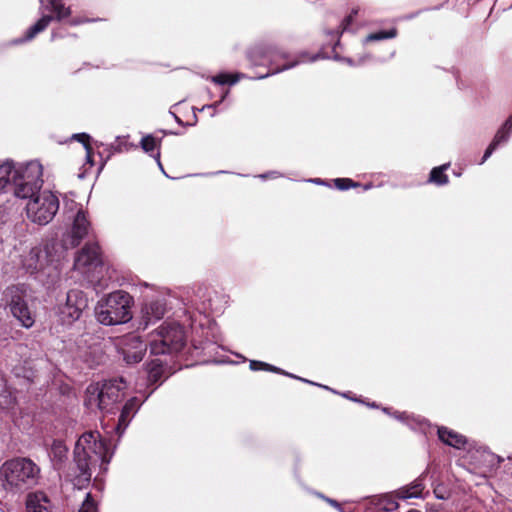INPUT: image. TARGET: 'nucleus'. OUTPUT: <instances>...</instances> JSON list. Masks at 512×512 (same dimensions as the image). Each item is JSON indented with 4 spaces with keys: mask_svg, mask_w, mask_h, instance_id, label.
I'll return each instance as SVG.
<instances>
[{
    "mask_svg": "<svg viewBox=\"0 0 512 512\" xmlns=\"http://www.w3.org/2000/svg\"><path fill=\"white\" fill-rule=\"evenodd\" d=\"M15 172V196L28 199L26 214L29 220L46 225L53 220L59 210V199L49 190H41L42 165L38 161L26 164L22 174Z\"/></svg>",
    "mask_w": 512,
    "mask_h": 512,
    "instance_id": "nucleus-1",
    "label": "nucleus"
},
{
    "mask_svg": "<svg viewBox=\"0 0 512 512\" xmlns=\"http://www.w3.org/2000/svg\"><path fill=\"white\" fill-rule=\"evenodd\" d=\"M112 458L105 440L98 431L83 433L75 444L73 464L68 477L73 485L82 489L90 483L93 471L98 467L106 472Z\"/></svg>",
    "mask_w": 512,
    "mask_h": 512,
    "instance_id": "nucleus-2",
    "label": "nucleus"
},
{
    "mask_svg": "<svg viewBox=\"0 0 512 512\" xmlns=\"http://www.w3.org/2000/svg\"><path fill=\"white\" fill-rule=\"evenodd\" d=\"M40 467L26 457L6 460L0 467V480L6 490H26L38 483Z\"/></svg>",
    "mask_w": 512,
    "mask_h": 512,
    "instance_id": "nucleus-3",
    "label": "nucleus"
},
{
    "mask_svg": "<svg viewBox=\"0 0 512 512\" xmlns=\"http://www.w3.org/2000/svg\"><path fill=\"white\" fill-rule=\"evenodd\" d=\"M126 388L127 383L123 377L91 383L86 388L84 404L90 410L112 413L123 399Z\"/></svg>",
    "mask_w": 512,
    "mask_h": 512,
    "instance_id": "nucleus-4",
    "label": "nucleus"
},
{
    "mask_svg": "<svg viewBox=\"0 0 512 512\" xmlns=\"http://www.w3.org/2000/svg\"><path fill=\"white\" fill-rule=\"evenodd\" d=\"M133 297L117 290L100 299L95 307L97 321L106 326L120 325L132 319Z\"/></svg>",
    "mask_w": 512,
    "mask_h": 512,
    "instance_id": "nucleus-5",
    "label": "nucleus"
},
{
    "mask_svg": "<svg viewBox=\"0 0 512 512\" xmlns=\"http://www.w3.org/2000/svg\"><path fill=\"white\" fill-rule=\"evenodd\" d=\"M63 251L55 243H46L43 247H33L23 261V266L31 274H45L48 277H57L59 263L63 258Z\"/></svg>",
    "mask_w": 512,
    "mask_h": 512,
    "instance_id": "nucleus-6",
    "label": "nucleus"
},
{
    "mask_svg": "<svg viewBox=\"0 0 512 512\" xmlns=\"http://www.w3.org/2000/svg\"><path fill=\"white\" fill-rule=\"evenodd\" d=\"M186 344L184 328L176 322H164L150 336L149 347L152 355L179 353Z\"/></svg>",
    "mask_w": 512,
    "mask_h": 512,
    "instance_id": "nucleus-7",
    "label": "nucleus"
},
{
    "mask_svg": "<svg viewBox=\"0 0 512 512\" xmlns=\"http://www.w3.org/2000/svg\"><path fill=\"white\" fill-rule=\"evenodd\" d=\"M41 3L40 9L43 11H49L54 13V16L50 14H43L42 17L25 33V36L22 38H18L14 41L15 44L24 43L26 41L32 40L37 34L44 31L52 20L61 21L62 19L68 17L71 14L70 7H66L62 0H48L47 3H44V0H39Z\"/></svg>",
    "mask_w": 512,
    "mask_h": 512,
    "instance_id": "nucleus-8",
    "label": "nucleus"
},
{
    "mask_svg": "<svg viewBox=\"0 0 512 512\" xmlns=\"http://www.w3.org/2000/svg\"><path fill=\"white\" fill-rule=\"evenodd\" d=\"M28 348L24 345L17 346V353L21 355V359L13 368V373L16 377L24 378L29 382H33L38 377L40 369L48 365V360L38 355L29 353L27 356Z\"/></svg>",
    "mask_w": 512,
    "mask_h": 512,
    "instance_id": "nucleus-9",
    "label": "nucleus"
},
{
    "mask_svg": "<svg viewBox=\"0 0 512 512\" xmlns=\"http://www.w3.org/2000/svg\"><path fill=\"white\" fill-rule=\"evenodd\" d=\"M10 299L7 301V307L11 315L18 323L26 328H31L35 323V312L28 305L22 292L15 287L8 289Z\"/></svg>",
    "mask_w": 512,
    "mask_h": 512,
    "instance_id": "nucleus-10",
    "label": "nucleus"
},
{
    "mask_svg": "<svg viewBox=\"0 0 512 512\" xmlns=\"http://www.w3.org/2000/svg\"><path fill=\"white\" fill-rule=\"evenodd\" d=\"M89 230L90 222L87 219L86 213L79 209L73 218L71 229L63 235L60 247L63 253L68 249L78 246L82 239L88 235Z\"/></svg>",
    "mask_w": 512,
    "mask_h": 512,
    "instance_id": "nucleus-11",
    "label": "nucleus"
},
{
    "mask_svg": "<svg viewBox=\"0 0 512 512\" xmlns=\"http://www.w3.org/2000/svg\"><path fill=\"white\" fill-rule=\"evenodd\" d=\"M88 300L85 294L78 289H71L66 296L65 304L60 308V316L63 322L72 323L78 320L87 307Z\"/></svg>",
    "mask_w": 512,
    "mask_h": 512,
    "instance_id": "nucleus-12",
    "label": "nucleus"
},
{
    "mask_svg": "<svg viewBox=\"0 0 512 512\" xmlns=\"http://www.w3.org/2000/svg\"><path fill=\"white\" fill-rule=\"evenodd\" d=\"M120 351L128 364H135L143 359L147 344L137 335L129 334L120 341Z\"/></svg>",
    "mask_w": 512,
    "mask_h": 512,
    "instance_id": "nucleus-13",
    "label": "nucleus"
},
{
    "mask_svg": "<svg viewBox=\"0 0 512 512\" xmlns=\"http://www.w3.org/2000/svg\"><path fill=\"white\" fill-rule=\"evenodd\" d=\"M167 311L164 298H155L146 301L141 307L140 327L146 329L150 324L162 319Z\"/></svg>",
    "mask_w": 512,
    "mask_h": 512,
    "instance_id": "nucleus-14",
    "label": "nucleus"
},
{
    "mask_svg": "<svg viewBox=\"0 0 512 512\" xmlns=\"http://www.w3.org/2000/svg\"><path fill=\"white\" fill-rule=\"evenodd\" d=\"M100 248L96 243L86 244L75 258L74 267L85 272V268L100 264Z\"/></svg>",
    "mask_w": 512,
    "mask_h": 512,
    "instance_id": "nucleus-15",
    "label": "nucleus"
},
{
    "mask_svg": "<svg viewBox=\"0 0 512 512\" xmlns=\"http://www.w3.org/2000/svg\"><path fill=\"white\" fill-rule=\"evenodd\" d=\"M146 399L147 397L144 400H140L138 397H132L124 404L121 409L117 425L115 426V430L119 436L125 432L131 420L134 418L135 414Z\"/></svg>",
    "mask_w": 512,
    "mask_h": 512,
    "instance_id": "nucleus-16",
    "label": "nucleus"
},
{
    "mask_svg": "<svg viewBox=\"0 0 512 512\" xmlns=\"http://www.w3.org/2000/svg\"><path fill=\"white\" fill-rule=\"evenodd\" d=\"M396 498L392 494L369 497L365 504V512H392L398 508Z\"/></svg>",
    "mask_w": 512,
    "mask_h": 512,
    "instance_id": "nucleus-17",
    "label": "nucleus"
},
{
    "mask_svg": "<svg viewBox=\"0 0 512 512\" xmlns=\"http://www.w3.org/2000/svg\"><path fill=\"white\" fill-rule=\"evenodd\" d=\"M27 512H54L55 506L43 491L29 493L26 497Z\"/></svg>",
    "mask_w": 512,
    "mask_h": 512,
    "instance_id": "nucleus-18",
    "label": "nucleus"
},
{
    "mask_svg": "<svg viewBox=\"0 0 512 512\" xmlns=\"http://www.w3.org/2000/svg\"><path fill=\"white\" fill-rule=\"evenodd\" d=\"M25 165L15 166L12 161L0 162V192L4 191L8 186L15 188V172L22 174Z\"/></svg>",
    "mask_w": 512,
    "mask_h": 512,
    "instance_id": "nucleus-19",
    "label": "nucleus"
},
{
    "mask_svg": "<svg viewBox=\"0 0 512 512\" xmlns=\"http://www.w3.org/2000/svg\"><path fill=\"white\" fill-rule=\"evenodd\" d=\"M68 448L61 440H54L50 451L49 457L51 459L54 469L60 471L64 467V463L67 460Z\"/></svg>",
    "mask_w": 512,
    "mask_h": 512,
    "instance_id": "nucleus-20",
    "label": "nucleus"
},
{
    "mask_svg": "<svg viewBox=\"0 0 512 512\" xmlns=\"http://www.w3.org/2000/svg\"><path fill=\"white\" fill-rule=\"evenodd\" d=\"M437 433L443 443L456 449H461L466 444V438L463 435L446 427H439Z\"/></svg>",
    "mask_w": 512,
    "mask_h": 512,
    "instance_id": "nucleus-21",
    "label": "nucleus"
},
{
    "mask_svg": "<svg viewBox=\"0 0 512 512\" xmlns=\"http://www.w3.org/2000/svg\"><path fill=\"white\" fill-rule=\"evenodd\" d=\"M424 485L422 479H416L410 486L402 487L396 492L399 499L421 498Z\"/></svg>",
    "mask_w": 512,
    "mask_h": 512,
    "instance_id": "nucleus-22",
    "label": "nucleus"
},
{
    "mask_svg": "<svg viewBox=\"0 0 512 512\" xmlns=\"http://www.w3.org/2000/svg\"><path fill=\"white\" fill-rule=\"evenodd\" d=\"M160 141L154 138L152 135H146L141 139L140 145L141 148L146 153H151V156L156 160L157 165L161 169V171L165 174L164 168L160 161V151L157 150L155 154H153L154 150L159 147Z\"/></svg>",
    "mask_w": 512,
    "mask_h": 512,
    "instance_id": "nucleus-23",
    "label": "nucleus"
},
{
    "mask_svg": "<svg viewBox=\"0 0 512 512\" xmlns=\"http://www.w3.org/2000/svg\"><path fill=\"white\" fill-rule=\"evenodd\" d=\"M383 412L393 416L395 419L407 424L411 429L415 430L417 428L422 429L424 425V420L420 417H414L406 412H390L389 408H383Z\"/></svg>",
    "mask_w": 512,
    "mask_h": 512,
    "instance_id": "nucleus-24",
    "label": "nucleus"
},
{
    "mask_svg": "<svg viewBox=\"0 0 512 512\" xmlns=\"http://www.w3.org/2000/svg\"><path fill=\"white\" fill-rule=\"evenodd\" d=\"M250 369L253 370V371L266 370V371H270V372L280 373V374H284L286 376H289V377H292V378H295V379H299V380L307 382V383L314 384L311 381H308L306 379H302V378H300L298 376H295L293 374L287 373V372L281 370L278 367H275L273 365H270L268 363L261 362V361L251 360L250 361Z\"/></svg>",
    "mask_w": 512,
    "mask_h": 512,
    "instance_id": "nucleus-25",
    "label": "nucleus"
},
{
    "mask_svg": "<svg viewBox=\"0 0 512 512\" xmlns=\"http://www.w3.org/2000/svg\"><path fill=\"white\" fill-rule=\"evenodd\" d=\"M300 58H301L300 60H295L293 62H290V63H287V64L283 65L282 67L276 68L275 70H273L271 72V74L279 73L281 71L293 68V67H295L297 64H299L301 62H314V61H316L317 59L320 58V55L316 54V55H313V56L309 57L307 53H302L300 55ZM269 75H270V73H267V74H264V75H260V76H258L256 78L257 79H264V78H266Z\"/></svg>",
    "mask_w": 512,
    "mask_h": 512,
    "instance_id": "nucleus-26",
    "label": "nucleus"
},
{
    "mask_svg": "<svg viewBox=\"0 0 512 512\" xmlns=\"http://www.w3.org/2000/svg\"><path fill=\"white\" fill-rule=\"evenodd\" d=\"M244 74L237 73V74H227V73H221L215 76L210 77V80L218 85H234L236 84L240 79L244 78Z\"/></svg>",
    "mask_w": 512,
    "mask_h": 512,
    "instance_id": "nucleus-27",
    "label": "nucleus"
},
{
    "mask_svg": "<svg viewBox=\"0 0 512 512\" xmlns=\"http://www.w3.org/2000/svg\"><path fill=\"white\" fill-rule=\"evenodd\" d=\"M449 164L435 167L430 172L429 181L437 185H445L448 183V176L444 173Z\"/></svg>",
    "mask_w": 512,
    "mask_h": 512,
    "instance_id": "nucleus-28",
    "label": "nucleus"
},
{
    "mask_svg": "<svg viewBox=\"0 0 512 512\" xmlns=\"http://www.w3.org/2000/svg\"><path fill=\"white\" fill-rule=\"evenodd\" d=\"M164 371L163 363L158 360H151L148 364V379L152 383H156L162 376Z\"/></svg>",
    "mask_w": 512,
    "mask_h": 512,
    "instance_id": "nucleus-29",
    "label": "nucleus"
},
{
    "mask_svg": "<svg viewBox=\"0 0 512 512\" xmlns=\"http://www.w3.org/2000/svg\"><path fill=\"white\" fill-rule=\"evenodd\" d=\"M15 404V397L12 395L5 384L0 386V409L9 410L13 409Z\"/></svg>",
    "mask_w": 512,
    "mask_h": 512,
    "instance_id": "nucleus-30",
    "label": "nucleus"
},
{
    "mask_svg": "<svg viewBox=\"0 0 512 512\" xmlns=\"http://www.w3.org/2000/svg\"><path fill=\"white\" fill-rule=\"evenodd\" d=\"M397 36V29L391 28L387 31H378L375 33L369 34L365 40L364 43L373 42V41H380L385 39H393Z\"/></svg>",
    "mask_w": 512,
    "mask_h": 512,
    "instance_id": "nucleus-31",
    "label": "nucleus"
},
{
    "mask_svg": "<svg viewBox=\"0 0 512 512\" xmlns=\"http://www.w3.org/2000/svg\"><path fill=\"white\" fill-rule=\"evenodd\" d=\"M512 130L507 125H502L496 132L491 143L495 144L496 147L508 142L511 136Z\"/></svg>",
    "mask_w": 512,
    "mask_h": 512,
    "instance_id": "nucleus-32",
    "label": "nucleus"
},
{
    "mask_svg": "<svg viewBox=\"0 0 512 512\" xmlns=\"http://www.w3.org/2000/svg\"><path fill=\"white\" fill-rule=\"evenodd\" d=\"M73 139H76L77 141L81 142L84 145L85 151H86V158L87 161L91 164L92 162V148L90 146V136L86 133H80V134H74L72 136Z\"/></svg>",
    "mask_w": 512,
    "mask_h": 512,
    "instance_id": "nucleus-33",
    "label": "nucleus"
},
{
    "mask_svg": "<svg viewBox=\"0 0 512 512\" xmlns=\"http://www.w3.org/2000/svg\"><path fill=\"white\" fill-rule=\"evenodd\" d=\"M205 292L203 291V289H198L197 291V299L195 302L192 303V306L195 307V310L199 313V314H205L207 313V311L209 310L210 308V305L207 304L205 301H202V298L204 296Z\"/></svg>",
    "mask_w": 512,
    "mask_h": 512,
    "instance_id": "nucleus-34",
    "label": "nucleus"
},
{
    "mask_svg": "<svg viewBox=\"0 0 512 512\" xmlns=\"http://www.w3.org/2000/svg\"><path fill=\"white\" fill-rule=\"evenodd\" d=\"M334 185L339 190H348L349 188H354L360 186L359 183L354 182L350 178H336L334 179Z\"/></svg>",
    "mask_w": 512,
    "mask_h": 512,
    "instance_id": "nucleus-35",
    "label": "nucleus"
},
{
    "mask_svg": "<svg viewBox=\"0 0 512 512\" xmlns=\"http://www.w3.org/2000/svg\"><path fill=\"white\" fill-rule=\"evenodd\" d=\"M78 512H98L96 502L92 499L91 494L87 493Z\"/></svg>",
    "mask_w": 512,
    "mask_h": 512,
    "instance_id": "nucleus-36",
    "label": "nucleus"
},
{
    "mask_svg": "<svg viewBox=\"0 0 512 512\" xmlns=\"http://www.w3.org/2000/svg\"><path fill=\"white\" fill-rule=\"evenodd\" d=\"M357 12H358L357 10H353V11H352V13H351L350 15H348V16H347V17L342 21L341 25L339 26V28H341V30H337V31L335 32V35H336L337 37H339V35H340L341 33H343L344 31H346V30L348 29L349 25H350V24L352 23V21H353V17H354V15H356V14H357Z\"/></svg>",
    "mask_w": 512,
    "mask_h": 512,
    "instance_id": "nucleus-37",
    "label": "nucleus"
},
{
    "mask_svg": "<svg viewBox=\"0 0 512 512\" xmlns=\"http://www.w3.org/2000/svg\"><path fill=\"white\" fill-rule=\"evenodd\" d=\"M496 149H497V147L495 146V144L490 143L489 146L487 147V149L484 152V155L482 157V160H481L480 164H483L493 154V152Z\"/></svg>",
    "mask_w": 512,
    "mask_h": 512,
    "instance_id": "nucleus-38",
    "label": "nucleus"
},
{
    "mask_svg": "<svg viewBox=\"0 0 512 512\" xmlns=\"http://www.w3.org/2000/svg\"><path fill=\"white\" fill-rule=\"evenodd\" d=\"M220 105V102L217 101L215 103H212V104H206L204 105L200 111H204V110H212V113H211V116L214 117L217 113L216 109L217 107Z\"/></svg>",
    "mask_w": 512,
    "mask_h": 512,
    "instance_id": "nucleus-39",
    "label": "nucleus"
},
{
    "mask_svg": "<svg viewBox=\"0 0 512 512\" xmlns=\"http://www.w3.org/2000/svg\"><path fill=\"white\" fill-rule=\"evenodd\" d=\"M491 457H492V455H491V454L486 453V452H480V451H476L475 453H473V454L471 455V458H472V459H475V460H477V461H478V460H481V459L486 460L487 458H491Z\"/></svg>",
    "mask_w": 512,
    "mask_h": 512,
    "instance_id": "nucleus-40",
    "label": "nucleus"
},
{
    "mask_svg": "<svg viewBox=\"0 0 512 512\" xmlns=\"http://www.w3.org/2000/svg\"><path fill=\"white\" fill-rule=\"evenodd\" d=\"M434 494H435L436 498H438V499L444 500V499L448 498L447 492L440 486H438L434 489Z\"/></svg>",
    "mask_w": 512,
    "mask_h": 512,
    "instance_id": "nucleus-41",
    "label": "nucleus"
},
{
    "mask_svg": "<svg viewBox=\"0 0 512 512\" xmlns=\"http://www.w3.org/2000/svg\"><path fill=\"white\" fill-rule=\"evenodd\" d=\"M366 58H368V56H365V57H362L358 60V62H355L352 58H345L344 61L349 64L350 66H354V65H360V64H363L366 60Z\"/></svg>",
    "mask_w": 512,
    "mask_h": 512,
    "instance_id": "nucleus-42",
    "label": "nucleus"
},
{
    "mask_svg": "<svg viewBox=\"0 0 512 512\" xmlns=\"http://www.w3.org/2000/svg\"><path fill=\"white\" fill-rule=\"evenodd\" d=\"M325 500L333 507H335L336 509H338L340 512H344V510L341 508L340 504L336 501V500H333V499H330V498H325Z\"/></svg>",
    "mask_w": 512,
    "mask_h": 512,
    "instance_id": "nucleus-43",
    "label": "nucleus"
},
{
    "mask_svg": "<svg viewBox=\"0 0 512 512\" xmlns=\"http://www.w3.org/2000/svg\"><path fill=\"white\" fill-rule=\"evenodd\" d=\"M277 177H279V174L276 171L259 175V178H261V179L277 178Z\"/></svg>",
    "mask_w": 512,
    "mask_h": 512,
    "instance_id": "nucleus-44",
    "label": "nucleus"
},
{
    "mask_svg": "<svg viewBox=\"0 0 512 512\" xmlns=\"http://www.w3.org/2000/svg\"><path fill=\"white\" fill-rule=\"evenodd\" d=\"M268 53L269 55L267 56V58L269 59H273L276 55L280 54L277 48L270 49Z\"/></svg>",
    "mask_w": 512,
    "mask_h": 512,
    "instance_id": "nucleus-45",
    "label": "nucleus"
},
{
    "mask_svg": "<svg viewBox=\"0 0 512 512\" xmlns=\"http://www.w3.org/2000/svg\"><path fill=\"white\" fill-rule=\"evenodd\" d=\"M309 181L312 182V183L318 184V185H324L325 184V181L320 179V178L311 179Z\"/></svg>",
    "mask_w": 512,
    "mask_h": 512,
    "instance_id": "nucleus-46",
    "label": "nucleus"
},
{
    "mask_svg": "<svg viewBox=\"0 0 512 512\" xmlns=\"http://www.w3.org/2000/svg\"><path fill=\"white\" fill-rule=\"evenodd\" d=\"M503 125H507L509 129L512 130V114L509 116V118L504 122Z\"/></svg>",
    "mask_w": 512,
    "mask_h": 512,
    "instance_id": "nucleus-47",
    "label": "nucleus"
},
{
    "mask_svg": "<svg viewBox=\"0 0 512 512\" xmlns=\"http://www.w3.org/2000/svg\"><path fill=\"white\" fill-rule=\"evenodd\" d=\"M228 93H229V90H226V91L222 94V96H221V98H220V100H219V102H220V103H222V102L225 100V98L227 97Z\"/></svg>",
    "mask_w": 512,
    "mask_h": 512,
    "instance_id": "nucleus-48",
    "label": "nucleus"
},
{
    "mask_svg": "<svg viewBox=\"0 0 512 512\" xmlns=\"http://www.w3.org/2000/svg\"><path fill=\"white\" fill-rule=\"evenodd\" d=\"M174 118L177 121V123L182 124V120L177 115L174 114Z\"/></svg>",
    "mask_w": 512,
    "mask_h": 512,
    "instance_id": "nucleus-49",
    "label": "nucleus"
},
{
    "mask_svg": "<svg viewBox=\"0 0 512 512\" xmlns=\"http://www.w3.org/2000/svg\"><path fill=\"white\" fill-rule=\"evenodd\" d=\"M372 187L371 184H366L363 186L364 190H369Z\"/></svg>",
    "mask_w": 512,
    "mask_h": 512,
    "instance_id": "nucleus-50",
    "label": "nucleus"
},
{
    "mask_svg": "<svg viewBox=\"0 0 512 512\" xmlns=\"http://www.w3.org/2000/svg\"><path fill=\"white\" fill-rule=\"evenodd\" d=\"M190 319L192 322L196 321V315H194V314L190 315Z\"/></svg>",
    "mask_w": 512,
    "mask_h": 512,
    "instance_id": "nucleus-51",
    "label": "nucleus"
},
{
    "mask_svg": "<svg viewBox=\"0 0 512 512\" xmlns=\"http://www.w3.org/2000/svg\"><path fill=\"white\" fill-rule=\"evenodd\" d=\"M79 23H80V21H72V22H71V24H72V25H77V24H79Z\"/></svg>",
    "mask_w": 512,
    "mask_h": 512,
    "instance_id": "nucleus-52",
    "label": "nucleus"
},
{
    "mask_svg": "<svg viewBox=\"0 0 512 512\" xmlns=\"http://www.w3.org/2000/svg\"><path fill=\"white\" fill-rule=\"evenodd\" d=\"M257 52H258L257 50L251 51L250 56L252 57V55H253L254 53H257Z\"/></svg>",
    "mask_w": 512,
    "mask_h": 512,
    "instance_id": "nucleus-53",
    "label": "nucleus"
},
{
    "mask_svg": "<svg viewBox=\"0 0 512 512\" xmlns=\"http://www.w3.org/2000/svg\"><path fill=\"white\" fill-rule=\"evenodd\" d=\"M195 301H196V300H192V301H191V304H192L193 302H195ZM191 308H194V307L191 305V307H188V310H191Z\"/></svg>",
    "mask_w": 512,
    "mask_h": 512,
    "instance_id": "nucleus-54",
    "label": "nucleus"
},
{
    "mask_svg": "<svg viewBox=\"0 0 512 512\" xmlns=\"http://www.w3.org/2000/svg\"><path fill=\"white\" fill-rule=\"evenodd\" d=\"M408 512H420V511H419V510H416V509H412V510H410V511H408Z\"/></svg>",
    "mask_w": 512,
    "mask_h": 512,
    "instance_id": "nucleus-55",
    "label": "nucleus"
},
{
    "mask_svg": "<svg viewBox=\"0 0 512 512\" xmlns=\"http://www.w3.org/2000/svg\"><path fill=\"white\" fill-rule=\"evenodd\" d=\"M369 406H371V407H373V408H374V407H376V404H375V403H372V404H369Z\"/></svg>",
    "mask_w": 512,
    "mask_h": 512,
    "instance_id": "nucleus-56",
    "label": "nucleus"
},
{
    "mask_svg": "<svg viewBox=\"0 0 512 512\" xmlns=\"http://www.w3.org/2000/svg\"><path fill=\"white\" fill-rule=\"evenodd\" d=\"M510 8H512V3H511V6H510Z\"/></svg>",
    "mask_w": 512,
    "mask_h": 512,
    "instance_id": "nucleus-57",
    "label": "nucleus"
},
{
    "mask_svg": "<svg viewBox=\"0 0 512 512\" xmlns=\"http://www.w3.org/2000/svg\"><path fill=\"white\" fill-rule=\"evenodd\" d=\"M0 512H3L2 509H0Z\"/></svg>",
    "mask_w": 512,
    "mask_h": 512,
    "instance_id": "nucleus-58",
    "label": "nucleus"
}]
</instances>
